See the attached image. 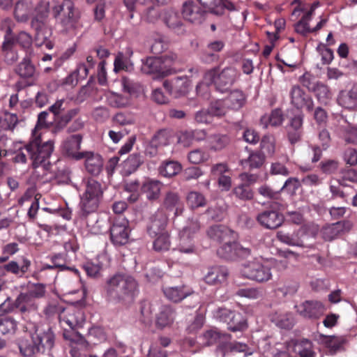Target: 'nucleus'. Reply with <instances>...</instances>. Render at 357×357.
<instances>
[{
	"label": "nucleus",
	"instance_id": "nucleus-1",
	"mask_svg": "<svg viewBox=\"0 0 357 357\" xmlns=\"http://www.w3.org/2000/svg\"><path fill=\"white\" fill-rule=\"evenodd\" d=\"M26 151H29L31 165L34 169L33 176L38 181L45 182L47 179H43V177L50 167L49 159L54 151L53 141L43 142L41 133L32 131L30 139L26 143Z\"/></svg>",
	"mask_w": 357,
	"mask_h": 357
},
{
	"label": "nucleus",
	"instance_id": "nucleus-2",
	"mask_svg": "<svg viewBox=\"0 0 357 357\" xmlns=\"http://www.w3.org/2000/svg\"><path fill=\"white\" fill-rule=\"evenodd\" d=\"M137 282L132 276L125 273H116L105 282L106 298L108 301L116 303L132 299L137 291Z\"/></svg>",
	"mask_w": 357,
	"mask_h": 357
},
{
	"label": "nucleus",
	"instance_id": "nucleus-3",
	"mask_svg": "<svg viewBox=\"0 0 357 357\" xmlns=\"http://www.w3.org/2000/svg\"><path fill=\"white\" fill-rule=\"evenodd\" d=\"M13 22L6 18L1 22V29L4 31V40L1 50L6 60L13 63L18 59V54L15 50V45H19L23 49H29L32 44V37L25 31H20L17 35L13 33Z\"/></svg>",
	"mask_w": 357,
	"mask_h": 357
},
{
	"label": "nucleus",
	"instance_id": "nucleus-4",
	"mask_svg": "<svg viewBox=\"0 0 357 357\" xmlns=\"http://www.w3.org/2000/svg\"><path fill=\"white\" fill-rule=\"evenodd\" d=\"M52 15L66 33L71 32L77 28L80 15L77 8L71 0H63L52 7Z\"/></svg>",
	"mask_w": 357,
	"mask_h": 357
},
{
	"label": "nucleus",
	"instance_id": "nucleus-5",
	"mask_svg": "<svg viewBox=\"0 0 357 357\" xmlns=\"http://www.w3.org/2000/svg\"><path fill=\"white\" fill-rule=\"evenodd\" d=\"M176 59V54L169 53L160 56L148 57L142 60L141 70L155 77H165L173 73V65Z\"/></svg>",
	"mask_w": 357,
	"mask_h": 357
},
{
	"label": "nucleus",
	"instance_id": "nucleus-6",
	"mask_svg": "<svg viewBox=\"0 0 357 357\" xmlns=\"http://www.w3.org/2000/svg\"><path fill=\"white\" fill-rule=\"evenodd\" d=\"M104 190L102 184L93 178H88L85 184V191L81 196L80 208L82 215L96 212L102 199Z\"/></svg>",
	"mask_w": 357,
	"mask_h": 357
},
{
	"label": "nucleus",
	"instance_id": "nucleus-7",
	"mask_svg": "<svg viewBox=\"0 0 357 357\" xmlns=\"http://www.w3.org/2000/svg\"><path fill=\"white\" fill-rule=\"evenodd\" d=\"M237 78V72L231 67L222 70L218 67L207 70L204 75V80L207 85L214 84L217 91L225 93L234 84Z\"/></svg>",
	"mask_w": 357,
	"mask_h": 357
},
{
	"label": "nucleus",
	"instance_id": "nucleus-8",
	"mask_svg": "<svg viewBox=\"0 0 357 357\" xmlns=\"http://www.w3.org/2000/svg\"><path fill=\"white\" fill-rule=\"evenodd\" d=\"M49 3H41L36 7V15L31 21V26L35 31L36 40H45L52 36V29L48 25Z\"/></svg>",
	"mask_w": 357,
	"mask_h": 357
},
{
	"label": "nucleus",
	"instance_id": "nucleus-9",
	"mask_svg": "<svg viewBox=\"0 0 357 357\" xmlns=\"http://www.w3.org/2000/svg\"><path fill=\"white\" fill-rule=\"evenodd\" d=\"M215 317L220 321L226 323L227 329L231 332H243L248 327L247 319L238 312L226 308H219L215 312Z\"/></svg>",
	"mask_w": 357,
	"mask_h": 357
},
{
	"label": "nucleus",
	"instance_id": "nucleus-10",
	"mask_svg": "<svg viewBox=\"0 0 357 357\" xmlns=\"http://www.w3.org/2000/svg\"><path fill=\"white\" fill-rule=\"evenodd\" d=\"M271 210H265L257 216V222L264 227L275 229L283 222V215L278 211L284 210L286 204L278 201H273L271 204Z\"/></svg>",
	"mask_w": 357,
	"mask_h": 357
},
{
	"label": "nucleus",
	"instance_id": "nucleus-11",
	"mask_svg": "<svg viewBox=\"0 0 357 357\" xmlns=\"http://www.w3.org/2000/svg\"><path fill=\"white\" fill-rule=\"evenodd\" d=\"M131 229L126 218H115L109 227V239L115 247H121L130 242Z\"/></svg>",
	"mask_w": 357,
	"mask_h": 357
},
{
	"label": "nucleus",
	"instance_id": "nucleus-12",
	"mask_svg": "<svg viewBox=\"0 0 357 357\" xmlns=\"http://www.w3.org/2000/svg\"><path fill=\"white\" fill-rule=\"evenodd\" d=\"M310 236L308 228L305 226L299 227L291 233L284 231H279L277 233V238L279 241L290 246L300 248L310 247V244L308 243Z\"/></svg>",
	"mask_w": 357,
	"mask_h": 357
},
{
	"label": "nucleus",
	"instance_id": "nucleus-13",
	"mask_svg": "<svg viewBox=\"0 0 357 357\" xmlns=\"http://www.w3.org/2000/svg\"><path fill=\"white\" fill-rule=\"evenodd\" d=\"M241 273L245 278L258 282H266L272 275L270 268L257 260L245 264Z\"/></svg>",
	"mask_w": 357,
	"mask_h": 357
},
{
	"label": "nucleus",
	"instance_id": "nucleus-14",
	"mask_svg": "<svg viewBox=\"0 0 357 357\" xmlns=\"http://www.w3.org/2000/svg\"><path fill=\"white\" fill-rule=\"evenodd\" d=\"M199 229L197 222H192L189 226L184 227L178 236V243L174 250L184 254H192L195 252L193 235Z\"/></svg>",
	"mask_w": 357,
	"mask_h": 357
},
{
	"label": "nucleus",
	"instance_id": "nucleus-15",
	"mask_svg": "<svg viewBox=\"0 0 357 357\" xmlns=\"http://www.w3.org/2000/svg\"><path fill=\"white\" fill-rule=\"evenodd\" d=\"M291 104L298 109H305L312 112L314 109V101L299 85H294L289 92Z\"/></svg>",
	"mask_w": 357,
	"mask_h": 357
},
{
	"label": "nucleus",
	"instance_id": "nucleus-16",
	"mask_svg": "<svg viewBox=\"0 0 357 357\" xmlns=\"http://www.w3.org/2000/svg\"><path fill=\"white\" fill-rule=\"evenodd\" d=\"M229 275L227 267L220 265L211 266L207 268L203 280L208 285L219 287L227 282Z\"/></svg>",
	"mask_w": 357,
	"mask_h": 357
},
{
	"label": "nucleus",
	"instance_id": "nucleus-17",
	"mask_svg": "<svg viewBox=\"0 0 357 357\" xmlns=\"http://www.w3.org/2000/svg\"><path fill=\"white\" fill-rule=\"evenodd\" d=\"M82 138L80 134H75L66 137L61 146L63 153L76 160L82 159L84 151H79Z\"/></svg>",
	"mask_w": 357,
	"mask_h": 357
},
{
	"label": "nucleus",
	"instance_id": "nucleus-18",
	"mask_svg": "<svg viewBox=\"0 0 357 357\" xmlns=\"http://www.w3.org/2000/svg\"><path fill=\"white\" fill-rule=\"evenodd\" d=\"M85 321L84 314L81 309L70 306L66 308L64 312L61 314L59 322L66 324L70 328L75 329L82 327Z\"/></svg>",
	"mask_w": 357,
	"mask_h": 357
},
{
	"label": "nucleus",
	"instance_id": "nucleus-19",
	"mask_svg": "<svg viewBox=\"0 0 357 357\" xmlns=\"http://www.w3.org/2000/svg\"><path fill=\"white\" fill-rule=\"evenodd\" d=\"M163 86L171 96L178 98L188 92L189 80L186 76L176 77L165 80Z\"/></svg>",
	"mask_w": 357,
	"mask_h": 357
},
{
	"label": "nucleus",
	"instance_id": "nucleus-20",
	"mask_svg": "<svg viewBox=\"0 0 357 357\" xmlns=\"http://www.w3.org/2000/svg\"><path fill=\"white\" fill-rule=\"evenodd\" d=\"M199 3L211 13L222 15L227 9L229 11L238 10L237 6L229 0H197Z\"/></svg>",
	"mask_w": 357,
	"mask_h": 357
},
{
	"label": "nucleus",
	"instance_id": "nucleus-21",
	"mask_svg": "<svg viewBox=\"0 0 357 357\" xmlns=\"http://www.w3.org/2000/svg\"><path fill=\"white\" fill-rule=\"evenodd\" d=\"M297 311L304 317L318 319L324 314V306L319 301H306L297 306Z\"/></svg>",
	"mask_w": 357,
	"mask_h": 357
},
{
	"label": "nucleus",
	"instance_id": "nucleus-22",
	"mask_svg": "<svg viewBox=\"0 0 357 357\" xmlns=\"http://www.w3.org/2000/svg\"><path fill=\"white\" fill-rule=\"evenodd\" d=\"M176 312L170 305H163L155 316V326L158 329L169 328L173 325Z\"/></svg>",
	"mask_w": 357,
	"mask_h": 357
},
{
	"label": "nucleus",
	"instance_id": "nucleus-23",
	"mask_svg": "<svg viewBox=\"0 0 357 357\" xmlns=\"http://www.w3.org/2000/svg\"><path fill=\"white\" fill-rule=\"evenodd\" d=\"M168 222L167 216L162 211L156 212L151 218L150 223L147 227V232L151 237L167 232V225Z\"/></svg>",
	"mask_w": 357,
	"mask_h": 357
},
{
	"label": "nucleus",
	"instance_id": "nucleus-24",
	"mask_svg": "<svg viewBox=\"0 0 357 357\" xmlns=\"http://www.w3.org/2000/svg\"><path fill=\"white\" fill-rule=\"evenodd\" d=\"M337 102L339 105L349 110L357 109V82L354 84L351 89L340 91Z\"/></svg>",
	"mask_w": 357,
	"mask_h": 357
},
{
	"label": "nucleus",
	"instance_id": "nucleus-25",
	"mask_svg": "<svg viewBox=\"0 0 357 357\" xmlns=\"http://www.w3.org/2000/svg\"><path fill=\"white\" fill-rule=\"evenodd\" d=\"M225 43L221 40H213L208 43L202 50L200 58L204 63H211L219 59L218 53L225 47Z\"/></svg>",
	"mask_w": 357,
	"mask_h": 357
},
{
	"label": "nucleus",
	"instance_id": "nucleus-26",
	"mask_svg": "<svg viewBox=\"0 0 357 357\" xmlns=\"http://www.w3.org/2000/svg\"><path fill=\"white\" fill-rule=\"evenodd\" d=\"M162 187V183L160 181L146 178L142 182L140 190L142 193L146 195L148 200L155 201L159 198Z\"/></svg>",
	"mask_w": 357,
	"mask_h": 357
},
{
	"label": "nucleus",
	"instance_id": "nucleus-27",
	"mask_svg": "<svg viewBox=\"0 0 357 357\" xmlns=\"http://www.w3.org/2000/svg\"><path fill=\"white\" fill-rule=\"evenodd\" d=\"M349 222L339 221L335 223L324 226L321 230V234L326 241H331L337 238L344 231L349 230Z\"/></svg>",
	"mask_w": 357,
	"mask_h": 357
},
{
	"label": "nucleus",
	"instance_id": "nucleus-28",
	"mask_svg": "<svg viewBox=\"0 0 357 357\" xmlns=\"http://www.w3.org/2000/svg\"><path fill=\"white\" fill-rule=\"evenodd\" d=\"M35 341L39 349L40 354H49L54 344L55 337L52 331L49 328L47 331L34 335Z\"/></svg>",
	"mask_w": 357,
	"mask_h": 357
},
{
	"label": "nucleus",
	"instance_id": "nucleus-29",
	"mask_svg": "<svg viewBox=\"0 0 357 357\" xmlns=\"http://www.w3.org/2000/svg\"><path fill=\"white\" fill-rule=\"evenodd\" d=\"M162 206L167 211H174L175 216L180 215L183 213V204L179 195L176 192L169 191L165 193Z\"/></svg>",
	"mask_w": 357,
	"mask_h": 357
},
{
	"label": "nucleus",
	"instance_id": "nucleus-30",
	"mask_svg": "<svg viewBox=\"0 0 357 357\" xmlns=\"http://www.w3.org/2000/svg\"><path fill=\"white\" fill-rule=\"evenodd\" d=\"M83 158L85 159V167L91 175L98 176L102 171L103 161L102 157L91 151H84Z\"/></svg>",
	"mask_w": 357,
	"mask_h": 357
},
{
	"label": "nucleus",
	"instance_id": "nucleus-31",
	"mask_svg": "<svg viewBox=\"0 0 357 357\" xmlns=\"http://www.w3.org/2000/svg\"><path fill=\"white\" fill-rule=\"evenodd\" d=\"M162 291L165 297L174 303L181 302L193 293L190 288L185 285L165 287L162 289Z\"/></svg>",
	"mask_w": 357,
	"mask_h": 357
},
{
	"label": "nucleus",
	"instance_id": "nucleus-32",
	"mask_svg": "<svg viewBox=\"0 0 357 357\" xmlns=\"http://www.w3.org/2000/svg\"><path fill=\"white\" fill-rule=\"evenodd\" d=\"M162 20L165 24L177 34H182L185 31L184 26L179 14L172 9L164 11Z\"/></svg>",
	"mask_w": 357,
	"mask_h": 357
},
{
	"label": "nucleus",
	"instance_id": "nucleus-33",
	"mask_svg": "<svg viewBox=\"0 0 357 357\" xmlns=\"http://www.w3.org/2000/svg\"><path fill=\"white\" fill-rule=\"evenodd\" d=\"M182 15L185 20L192 23H200L203 17V11L194 1H185L183 4Z\"/></svg>",
	"mask_w": 357,
	"mask_h": 357
},
{
	"label": "nucleus",
	"instance_id": "nucleus-34",
	"mask_svg": "<svg viewBox=\"0 0 357 357\" xmlns=\"http://www.w3.org/2000/svg\"><path fill=\"white\" fill-rule=\"evenodd\" d=\"M208 237L215 241L223 243L230 241L234 233L228 227L222 225L211 226L207 231Z\"/></svg>",
	"mask_w": 357,
	"mask_h": 357
},
{
	"label": "nucleus",
	"instance_id": "nucleus-35",
	"mask_svg": "<svg viewBox=\"0 0 357 357\" xmlns=\"http://www.w3.org/2000/svg\"><path fill=\"white\" fill-rule=\"evenodd\" d=\"M15 73L24 79L33 80L36 75V67L29 57H24L15 68Z\"/></svg>",
	"mask_w": 357,
	"mask_h": 357
},
{
	"label": "nucleus",
	"instance_id": "nucleus-36",
	"mask_svg": "<svg viewBox=\"0 0 357 357\" xmlns=\"http://www.w3.org/2000/svg\"><path fill=\"white\" fill-rule=\"evenodd\" d=\"M284 121V115L280 109L272 110L270 114H266L261 117L260 125L264 129H267L269 126L279 127Z\"/></svg>",
	"mask_w": 357,
	"mask_h": 357
},
{
	"label": "nucleus",
	"instance_id": "nucleus-37",
	"mask_svg": "<svg viewBox=\"0 0 357 357\" xmlns=\"http://www.w3.org/2000/svg\"><path fill=\"white\" fill-rule=\"evenodd\" d=\"M15 300L17 308L22 314L35 311L37 309L36 299L29 296L26 292L20 293Z\"/></svg>",
	"mask_w": 357,
	"mask_h": 357
},
{
	"label": "nucleus",
	"instance_id": "nucleus-38",
	"mask_svg": "<svg viewBox=\"0 0 357 357\" xmlns=\"http://www.w3.org/2000/svg\"><path fill=\"white\" fill-rule=\"evenodd\" d=\"M31 266V261L28 258L23 257L20 266L17 261H10L4 265L3 268L8 273L22 277L29 271Z\"/></svg>",
	"mask_w": 357,
	"mask_h": 357
},
{
	"label": "nucleus",
	"instance_id": "nucleus-39",
	"mask_svg": "<svg viewBox=\"0 0 357 357\" xmlns=\"http://www.w3.org/2000/svg\"><path fill=\"white\" fill-rule=\"evenodd\" d=\"M265 160L264 153L260 151H255L250 152L248 158L241 160L240 163L244 168L248 167L250 169H253L261 167Z\"/></svg>",
	"mask_w": 357,
	"mask_h": 357
},
{
	"label": "nucleus",
	"instance_id": "nucleus-40",
	"mask_svg": "<svg viewBox=\"0 0 357 357\" xmlns=\"http://www.w3.org/2000/svg\"><path fill=\"white\" fill-rule=\"evenodd\" d=\"M236 246L237 243L235 241V238L232 236L230 241H225L223 244L218 249V255L226 260H234L236 259Z\"/></svg>",
	"mask_w": 357,
	"mask_h": 357
},
{
	"label": "nucleus",
	"instance_id": "nucleus-41",
	"mask_svg": "<svg viewBox=\"0 0 357 357\" xmlns=\"http://www.w3.org/2000/svg\"><path fill=\"white\" fill-rule=\"evenodd\" d=\"M337 132L347 143L357 144V128L344 121L337 128Z\"/></svg>",
	"mask_w": 357,
	"mask_h": 357
},
{
	"label": "nucleus",
	"instance_id": "nucleus-42",
	"mask_svg": "<svg viewBox=\"0 0 357 357\" xmlns=\"http://www.w3.org/2000/svg\"><path fill=\"white\" fill-rule=\"evenodd\" d=\"M225 100L229 109L238 110L245 103L246 97L241 90L235 89L231 91Z\"/></svg>",
	"mask_w": 357,
	"mask_h": 357
},
{
	"label": "nucleus",
	"instance_id": "nucleus-43",
	"mask_svg": "<svg viewBox=\"0 0 357 357\" xmlns=\"http://www.w3.org/2000/svg\"><path fill=\"white\" fill-rule=\"evenodd\" d=\"M32 10V6L26 0L18 1L15 7L14 15L18 22H26Z\"/></svg>",
	"mask_w": 357,
	"mask_h": 357
},
{
	"label": "nucleus",
	"instance_id": "nucleus-44",
	"mask_svg": "<svg viewBox=\"0 0 357 357\" xmlns=\"http://www.w3.org/2000/svg\"><path fill=\"white\" fill-rule=\"evenodd\" d=\"M228 337H230V335L222 333L216 328L207 330L202 336L203 343L206 346L216 344L222 340H227Z\"/></svg>",
	"mask_w": 357,
	"mask_h": 357
},
{
	"label": "nucleus",
	"instance_id": "nucleus-45",
	"mask_svg": "<svg viewBox=\"0 0 357 357\" xmlns=\"http://www.w3.org/2000/svg\"><path fill=\"white\" fill-rule=\"evenodd\" d=\"M19 349L22 355L26 357H31L33 355L40 354L34 335L30 340L22 339L19 343Z\"/></svg>",
	"mask_w": 357,
	"mask_h": 357
},
{
	"label": "nucleus",
	"instance_id": "nucleus-46",
	"mask_svg": "<svg viewBox=\"0 0 357 357\" xmlns=\"http://www.w3.org/2000/svg\"><path fill=\"white\" fill-rule=\"evenodd\" d=\"M153 242V248L155 252H163L169 250L171 246L170 235L168 231L160 234Z\"/></svg>",
	"mask_w": 357,
	"mask_h": 357
},
{
	"label": "nucleus",
	"instance_id": "nucleus-47",
	"mask_svg": "<svg viewBox=\"0 0 357 357\" xmlns=\"http://www.w3.org/2000/svg\"><path fill=\"white\" fill-rule=\"evenodd\" d=\"M143 157L138 153L130 154L123 162V169L126 174L135 172L143 163Z\"/></svg>",
	"mask_w": 357,
	"mask_h": 357
},
{
	"label": "nucleus",
	"instance_id": "nucleus-48",
	"mask_svg": "<svg viewBox=\"0 0 357 357\" xmlns=\"http://www.w3.org/2000/svg\"><path fill=\"white\" fill-rule=\"evenodd\" d=\"M181 170V165L176 161H166L160 168V174L165 177H172L178 174Z\"/></svg>",
	"mask_w": 357,
	"mask_h": 357
},
{
	"label": "nucleus",
	"instance_id": "nucleus-49",
	"mask_svg": "<svg viewBox=\"0 0 357 357\" xmlns=\"http://www.w3.org/2000/svg\"><path fill=\"white\" fill-rule=\"evenodd\" d=\"M208 144L211 149L220 151L224 149L229 143V137L227 135L215 134L208 138Z\"/></svg>",
	"mask_w": 357,
	"mask_h": 357
},
{
	"label": "nucleus",
	"instance_id": "nucleus-50",
	"mask_svg": "<svg viewBox=\"0 0 357 357\" xmlns=\"http://www.w3.org/2000/svg\"><path fill=\"white\" fill-rule=\"evenodd\" d=\"M319 101L326 102L332 98V92L329 87L320 82H317L312 88Z\"/></svg>",
	"mask_w": 357,
	"mask_h": 357
},
{
	"label": "nucleus",
	"instance_id": "nucleus-51",
	"mask_svg": "<svg viewBox=\"0 0 357 357\" xmlns=\"http://www.w3.org/2000/svg\"><path fill=\"white\" fill-rule=\"evenodd\" d=\"M229 107L225 99L212 101L208 107V112L213 116L221 117L227 112Z\"/></svg>",
	"mask_w": 357,
	"mask_h": 357
},
{
	"label": "nucleus",
	"instance_id": "nucleus-52",
	"mask_svg": "<svg viewBox=\"0 0 357 357\" xmlns=\"http://www.w3.org/2000/svg\"><path fill=\"white\" fill-rule=\"evenodd\" d=\"M26 293L35 299L41 298L46 293V285L40 282H32L29 281L26 287Z\"/></svg>",
	"mask_w": 357,
	"mask_h": 357
},
{
	"label": "nucleus",
	"instance_id": "nucleus-53",
	"mask_svg": "<svg viewBox=\"0 0 357 357\" xmlns=\"http://www.w3.org/2000/svg\"><path fill=\"white\" fill-rule=\"evenodd\" d=\"M232 192L236 198L243 201L251 200L254 196L253 191L250 186L245 183L236 186L233 189Z\"/></svg>",
	"mask_w": 357,
	"mask_h": 357
},
{
	"label": "nucleus",
	"instance_id": "nucleus-54",
	"mask_svg": "<svg viewBox=\"0 0 357 357\" xmlns=\"http://www.w3.org/2000/svg\"><path fill=\"white\" fill-rule=\"evenodd\" d=\"M51 261L54 266L59 268L60 271L68 270L73 272L75 275H79V271L74 267L67 266L66 255L65 254H56L51 257Z\"/></svg>",
	"mask_w": 357,
	"mask_h": 357
},
{
	"label": "nucleus",
	"instance_id": "nucleus-55",
	"mask_svg": "<svg viewBox=\"0 0 357 357\" xmlns=\"http://www.w3.org/2000/svg\"><path fill=\"white\" fill-rule=\"evenodd\" d=\"M206 203V198L199 192L191 191L187 196V204L192 209L204 206Z\"/></svg>",
	"mask_w": 357,
	"mask_h": 357
},
{
	"label": "nucleus",
	"instance_id": "nucleus-56",
	"mask_svg": "<svg viewBox=\"0 0 357 357\" xmlns=\"http://www.w3.org/2000/svg\"><path fill=\"white\" fill-rule=\"evenodd\" d=\"M18 122L17 114L11 112H6L0 116V125L5 130H13Z\"/></svg>",
	"mask_w": 357,
	"mask_h": 357
},
{
	"label": "nucleus",
	"instance_id": "nucleus-57",
	"mask_svg": "<svg viewBox=\"0 0 357 357\" xmlns=\"http://www.w3.org/2000/svg\"><path fill=\"white\" fill-rule=\"evenodd\" d=\"M275 324L280 328L289 330L294 326L295 320L292 313L278 314L275 320Z\"/></svg>",
	"mask_w": 357,
	"mask_h": 357
},
{
	"label": "nucleus",
	"instance_id": "nucleus-58",
	"mask_svg": "<svg viewBox=\"0 0 357 357\" xmlns=\"http://www.w3.org/2000/svg\"><path fill=\"white\" fill-rule=\"evenodd\" d=\"M260 148L266 151L268 155H273L275 150V140L273 135H265L260 142Z\"/></svg>",
	"mask_w": 357,
	"mask_h": 357
},
{
	"label": "nucleus",
	"instance_id": "nucleus-59",
	"mask_svg": "<svg viewBox=\"0 0 357 357\" xmlns=\"http://www.w3.org/2000/svg\"><path fill=\"white\" fill-rule=\"evenodd\" d=\"M79 109L74 108L68 110L66 114L61 115L56 123V130H62L67 124L79 113Z\"/></svg>",
	"mask_w": 357,
	"mask_h": 357
},
{
	"label": "nucleus",
	"instance_id": "nucleus-60",
	"mask_svg": "<svg viewBox=\"0 0 357 357\" xmlns=\"http://www.w3.org/2000/svg\"><path fill=\"white\" fill-rule=\"evenodd\" d=\"M17 329V322L12 317L0 319V332L2 334L13 333Z\"/></svg>",
	"mask_w": 357,
	"mask_h": 357
},
{
	"label": "nucleus",
	"instance_id": "nucleus-61",
	"mask_svg": "<svg viewBox=\"0 0 357 357\" xmlns=\"http://www.w3.org/2000/svg\"><path fill=\"white\" fill-rule=\"evenodd\" d=\"M296 345L299 347L300 357H315V353L312 351V344L310 340L303 339Z\"/></svg>",
	"mask_w": 357,
	"mask_h": 357
},
{
	"label": "nucleus",
	"instance_id": "nucleus-62",
	"mask_svg": "<svg viewBox=\"0 0 357 357\" xmlns=\"http://www.w3.org/2000/svg\"><path fill=\"white\" fill-rule=\"evenodd\" d=\"M319 340L328 348L334 351L337 350L342 346V342L338 337L319 335Z\"/></svg>",
	"mask_w": 357,
	"mask_h": 357
},
{
	"label": "nucleus",
	"instance_id": "nucleus-63",
	"mask_svg": "<svg viewBox=\"0 0 357 357\" xmlns=\"http://www.w3.org/2000/svg\"><path fill=\"white\" fill-rule=\"evenodd\" d=\"M66 307L63 303L58 301H52L49 303L45 309L46 314L49 316L57 315L59 320L61 319V314H63Z\"/></svg>",
	"mask_w": 357,
	"mask_h": 357
},
{
	"label": "nucleus",
	"instance_id": "nucleus-64",
	"mask_svg": "<svg viewBox=\"0 0 357 357\" xmlns=\"http://www.w3.org/2000/svg\"><path fill=\"white\" fill-rule=\"evenodd\" d=\"M188 160L192 164L202 163L208 158V155L202 149H195L188 153Z\"/></svg>",
	"mask_w": 357,
	"mask_h": 357
}]
</instances>
